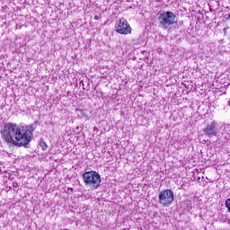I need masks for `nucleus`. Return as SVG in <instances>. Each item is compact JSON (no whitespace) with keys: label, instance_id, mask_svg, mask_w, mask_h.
<instances>
[{"label":"nucleus","instance_id":"obj_7","mask_svg":"<svg viewBox=\"0 0 230 230\" xmlns=\"http://www.w3.org/2000/svg\"><path fill=\"white\" fill-rule=\"evenodd\" d=\"M39 146L42 148L43 151L48 150V144L44 141V138H40L39 141Z\"/></svg>","mask_w":230,"mask_h":230},{"label":"nucleus","instance_id":"obj_3","mask_svg":"<svg viewBox=\"0 0 230 230\" xmlns=\"http://www.w3.org/2000/svg\"><path fill=\"white\" fill-rule=\"evenodd\" d=\"M175 19H177V15L173 12L166 11L160 13L158 22L163 30H170V26H173L176 22Z\"/></svg>","mask_w":230,"mask_h":230},{"label":"nucleus","instance_id":"obj_4","mask_svg":"<svg viewBox=\"0 0 230 230\" xmlns=\"http://www.w3.org/2000/svg\"><path fill=\"white\" fill-rule=\"evenodd\" d=\"M175 197L173 196V190L166 189L161 190L158 196V202L162 206H170L173 202Z\"/></svg>","mask_w":230,"mask_h":230},{"label":"nucleus","instance_id":"obj_1","mask_svg":"<svg viewBox=\"0 0 230 230\" xmlns=\"http://www.w3.org/2000/svg\"><path fill=\"white\" fill-rule=\"evenodd\" d=\"M35 128L31 126H18L12 122L6 123L1 128L2 137L9 146H28L33 137Z\"/></svg>","mask_w":230,"mask_h":230},{"label":"nucleus","instance_id":"obj_2","mask_svg":"<svg viewBox=\"0 0 230 230\" xmlns=\"http://www.w3.org/2000/svg\"><path fill=\"white\" fill-rule=\"evenodd\" d=\"M83 181L85 186L97 190L102 182V177L94 171H88L83 174Z\"/></svg>","mask_w":230,"mask_h":230},{"label":"nucleus","instance_id":"obj_6","mask_svg":"<svg viewBox=\"0 0 230 230\" xmlns=\"http://www.w3.org/2000/svg\"><path fill=\"white\" fill-rule=\"evenodd\" d=\"M205 136H208V137H214L217 136L220 130H218V123L217 121L213 120L210 124H208L206 128L203 130Z\"/></svg>","mask_w":230,"mask_h":230},{"label":"nucleus","instance_id":"obj_5","mask_svg":"<svg viewBox=\"0 0 230 230\" xmlns=\"http://www.w3.org/2000/svg\"><path fill=\"white\" fill-rule=\"evenodd\" d=\"M115 29L117 33H120V35H130L132 33V27H130L127 19L123 17L117 22Z\"/></svg>","mask_w":230,"mask_h":230}]
</instances>
